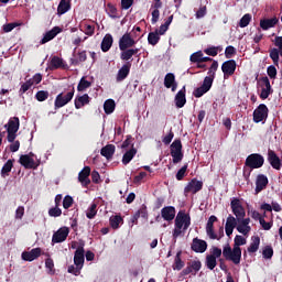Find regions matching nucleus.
Listing matches in <instances>:
<instances>
[{
    "label": "nucleus",
    "mask_w": 282,
    "mask_h": 282,
    "mask_svg": "<svg viewBox=\"0 0 282 282\" xmlns=\"http://www.w3.org/2000/svg\"><path fill=\"white\" fill-rule=\"evenodd\" d=\"M246 238L237 235L234 239V248L230 245L223 248V257L226 261H232L235 265H239L241 263V246H246Z\"/></svg>",
    "instance_id": "1"
},
{
    "label": "nucleus",
    "mask_w": 282,
    "mask_h": 282,
    "mask_svg": "<svg viewBox=\"0 0 282 282\" xmlns=\"http://www.w3.org/2000/svg\"><path fill=\"white\" fill-rule=\"evenodd\" d=\"M182 228L183 232H186V230L191 228V215L185 214L184 212H178L175 218V228L173 230L174 239H177V237L182 235Z\"/></svg>",
    "instance_id": "2"
},
{
    "label": "nucleus",
    "mask_w": 282,
    "mask_h": 282,
    "mask_svg": "<svg viewBox=\"0 0 282 282\" xmlns=\"http://www.w3.org/2000/svg\"><path fill=\"white\" fill-rule=\"evenodd\" d=\"M19 127H21V121L19 117H12L9 119L8 123L4 124V129H7V140L8 142H13L17 140V133L19 132Z\"/></svg>",
    "instance_id": "3"
},
{
    "label": "nucleus",
    "mask_w": 282,
    "mask_h": 282,
    "mask_svg": "<svg viewBox=\"0 0 282 282\" xmlns=\"http://www.w3.org/2000/svg\"><path fill=\"white\" fill-rule=\"evenodd\" d=\"M215 73H209V75L204 78L203 84L193 91V96L195 98H202L204 94H208V91H210V88L213 87Z\"/></svg>",
    "instance_id": "4"
},
{
    "label": "nucleus",
    "mask_w": 282,
    "mask_h": 282,
    "mask_svg": "<svg viewBox=\"0 0 282 282\" xmlns=\"http://www.w3.org/2000/svg\"><path fill=\"white\" fill-rule=\"evenodd\" d=\"M182 140L175 139L170 145V154L173 160V164H180L184 160V152L182 151Z\"/></svg>",
    "instance_id": "5"
},
{
    "label": "nucleus",
    "mask_w": 282,
    "mask_h": 282,
    "mask_svg": "<svg viewBox=\"0 0 282 282\" xmlns=\"http://www.w3.org/2000/svg\"><path fill=\"white\" fill-rule=\"evenodd\" d=\"M265 163V159L263 155L259 153H252L249 154L245 161V166H248L249 169H261L263 164Z\"/></svg>",
    "instance_id": "6"
},
{
    "label": "nucleus",
    "mask_w": 282,
    "mask_h": 282,
    "mask_svg": "<svg viewBox=\"0 0 282 282\" xmlns=\"http://www.w3.org/2000/svg\"><path fill=\"white\" fill-rule=\"evenodd\" d=\"M221 257V249L219 247H213L210 254L206 256L205 264L208 270H215L217 268V259Z\"/></svg>",
    "instance_id": "7"
},
{
    "label": "nucleus",
    "mask_w": 282,
    "mask_h": 282,
    "mask_svg": "<svg viewBox=\"0 0 282 282\" xmlns=\"http://www.w3.org/2000/svg\"><path fill=\"white\" fill-rule=\"evenodd\" d=\"M268 113H270L268 106L265 104H260L253 110V122H256V124H259V122H265L268 120Z\"/></svg>",
    "instance_id": "8"
},
{
    "label": "nucleus",
    "mask_w": 282,
    "mask_h": 282,
    "mask_svg": "<svg viewBox=\"0 0 282 282\" xmlns=\"http://www.w3.org/2000/svg\"><path fill=\"white\" fill-rule=\"evenodd\" d=\"M258 85L261 87L260 98L261 100H268L270 95L274 91L272 85H270V79L268 77H261L258 80Z\"/></svg>",
    "instance_id": "9"
},
{
    "label": "nucleus",
    "mask_w": 282,
    "mask_h": 282,
    "mask_svg": "<svg viewBox=\"0 0 282 282\" xmlns=\"http://www.w3.org/2000/svg\"><path fill=\"white\" fill-rule=\"evenodd\" d=\"M230 207L232 210V214L237 218V221H241L246 217V209L243 208V205H241V200L239 198H232L230 202Z\"/></svg>",
    "instance_id": "10"
},
{
    "label": "nucleus",
    "mask_w": 282,
    "mask_h": 282,
    "mask_svg": "<svg viewBox=\"0 0 282 282\" xmlns=\"http://www.w3.org/2000/svg\"><path fill=\"white\" fill-rule=\"evenodd\" d=\"M74 98V89L68 91L65 96L63 93L58 94L55 98L54 107L55 109H61L65 107V105L72 102V99Z\"/></svg>",
    "instance_id": "11"
},
{
    "label": "nucleus",
    "mask_w": 282,
    "mask_h": 282,
    "mask_svg": "<svg viewBox=\"0 0 282 282\" xmlns=\"http://www.w3.org/2000/svg\"><path fill=\"white\" fill-rule=\"evenodd\" d=\"M267 155V160L269 164L272 166V169H274L275 171H281L282 159L278 156L276 152L274 150L269 149Z\"/></svg>",
    "instance_id": "12"
},
{
    "label": "nucleus",
    "mask_w": 282,
    "mask_h": 282,
    "mask_svg": "<svg viewBox=\"0 0 282 282\" xmlns=\"http://www.w3.org/2000/svg\"><path fill=\"white\" fill-rule=\"evenodd\" d=\"M191 250H193V252L204 254V252L208 250V242L196 237L192 240Z\"/></svg>",
    "instance_id": "13"
},
{
    "label": "nucleus",
    "mask_w": 282,
    "mask_h": 282,
    "mask_svg": "<svg viewBox=\"0 0 282 282\" xmlns=\"http://www.w3.org/2000/svg\"><path fill=\"white\" fill-rule=\"evenodd\" d=\"M69 237V228L61 227L57 231L53 234L52 243H63Z\"/></svg>",
    "instance_id": "14"
},
{
    "label": "nucleus",
    "mask_w": 282,
    "mask_h": 282,
    "mask_svg": "<svg viewBox=\"0 0 282 282\" xmlns=\"http://www.w3.org/2000/svg\"><path fill=\"white\" fill-rule=\"evenodd\" d=\"M204 188V182L198 181L197 178H192L191 182L185 186L184 193H192L193 195H196V193H199Z\"/></svg>",
    "instance_id": "15"
},
{
    "label": "nucleus",
    "mask_w": 282,
    "mask_h": 282,
    "mask_svg": "<svg viewBox=\"0 0 282 282\" xmlns=\"http://www.w3.org/2000/svg\"><path fill=\"white\" fill-rule=\"evenodd\" d=\"M135 45V40L131 37V33H124L119 40V50L124 52V50H129V47H133Z\"/></svg>",
    "instance_id": "16"
},
{
    "label": "nucleus",
    "mask_w": 282,
    "mask_h": 282,
    "mask_svg": "<svg viewBox=\"0 0 282 282\" xmlns=\"http://www.w3.org/2000/svg\"><path fill=\"white\" fill-rule=\"evenodd\" d=\"M74 265H77V268H83L85 265V243L77 247L74 253Z\"/></svg>",
    "instance_id": "17"
},
{
    "label": "nucleus",
    "mask_w": 282,
    "mask_h": 282,
    "mask_svg": "<svg viewBox=\"0 0 282 282\" xmlns=\"http://www.w3.org/2000/svg\"><path fill=\"white\" fill-rule=\"evenodd\" d=\"M19 163L21 166H24L25 169H33L36 171L39 169V163H36L30 155L22 154L19 159Z\"/></svg>",
    "instance_id": "18"
},
{
    "label": "nucleus",
    "mask_w": 282,
    "mask_h": 282,
    "mask_svg": "<svg viewBox=\"0 0 282 282\" xmlns=\"http://www.w3.org/2000/svg\"><path fill=\"white\" fill-rule=\"evenodd\" d=\"M268 184H269L268 176H265L264 174H259L256 180V188H254L256 195H259L261 191H265V188H268Z\"/></svg>",
    "instance_id": "19"
},
{
    "label": "nucleus",
    "mask_w": 282,
    "mask_h": 282,
    "mask_svg": "<svg viewBox=\"0 0 282 282\" xmlns=\"http://www.w3.org/2000/svg\"><path fill=\"white\" fill-rule=\"evenodd\" d=\"M236 230H238L240 235L248 237V235L250 234V230H252V227H250V218L240 219V221H238V226L236 227Z\"/></svg>",
    "instance_id": "20"
},
{
    "label": "nucleus",
    "mask_w": 282,
    "mask_h": 282,
    "mask_svg": "<svg viewBox=\"0 0 282 282\" xmlns=\"http://www.w3.org/2000/svg\"><path fill=\"white\" fill-rule=\"evenodd\" d=\"M91 175V167L85 166L78 174V180L82 186H89L91 184V180L89 176Z\"/></svg>",
    "instance_id": "21"
},
{
    "label": "nucleus",
    "mask_w": 282,
    "mask_h": 282,
    "mask_svg": "<svg viewBox=\"0 0 282 282\" xmlns=\"http://www.w3.org/2000/svg\"><path fill=\"white\" fill-rule=\"evenodd\" d=\"M61 32H63V29H61V26H54L51 31H47L43 39L41 40V44L45 45V43H50V41L56 39V36H58V34H61Z\"/></svg>",
    "instance_id": "22"
},
{
    "label": "nucleus",
    "mask_w": 282,
    "mask_h": 282,
    "mask_svg": "<svg viewBox=\"0 0 282 282\" xmlns=\"http://www.w3.org/2000/svg\"><path fill=\"white\" fill-rule=\"evenodd\" d=\"M41 252H43V250L41 248H34L31 251H24L22 252L21 257L23 261H34L36 259H39V257H41Z\"/></svg>",
    "instance_id": "23"
},
{
    "label": "nucleus",
    "mask_w": 282,
    "mask_h": 282,
    "mask_svg": "<svg viewBox=\"0 0 282 282\" xmlns=\"http://www.w3.org/2000/svg\"><path fill=\"white\" fill-rule=\"evenodd\" d=\"M175 107L182 109L186 105V86H183L181 90L174 97Z\"/></svg>",
    "instance_id": "24"
},
{
    "label": "nucleus",
    "mask_w": 282,
    "mask_h": 282,
    "mask_svg": "<svg viewBox=\"0 0 282 282\" xmlns=\"http://www.w3.org/2000/svg\"><path fill=\"white\" fill-rule=\"evenodd\" d=\"M161 217L164 219V221H173V219H175V207H163L161 209Z\"/></svg>",
    "instance_id": "25"
},
{
    "label": "nucleus",
    "mask_w": 282,
    "mask_h": 282,
    "mask_svg": "<svg viewBox=\"0 0 282 282\" xmlns=\"http://www.w3.org/2000/svg\"><path fill=\"white\" fill-rule=\"evenodd\" d=\"M115 153H116V145L113 144H107L100 150V155H102V158H106L108 162L113 160Z\"/></svg>",
    "instance_id": "26"
},
{
    "label": "nucleus",
    "mask_w": 282,
    "mask_h": 282,
    "mask_svg": "<svg viewBox=\"0 0 282 282\" xmlns=\"http://www.w3.org/2000/svg\"><path fill=\"white\" fill-rule=\"evenodd\" d=\"M202 58H204V53L202 51H197L191 55L189 61L191 63H196L198 69H206L208 65L202 64Z\"/></svg>",
    "instance_id": "27"
},
{
    "label": "nucleus",
    "mask_w": 282,
    "mask_h": 282,
    "mask_svg": "<svg viewBox=\"0 0 282 282\" xmlns=\"http://www.w3.org/2000/svg\"><path fill=\"white\" fill-rule=\"evenodd\" d=\"M51 69H67V64L63 58L58 56H53L51 58Z\"/></svg>",
    "instance_id": "28"
},
{
    "label": "nucleus",
    "mask_w": 282,
    "mask_h": 282,
    "mask_svg": "<svg viewBox=\"0 0 282 282\" xmlns=\"http://www.w3.org/2000/svg\"><path fill=\"white\" fill-rule=\"evenodd\" d=\"M113 45V36L111 34H106L101 41V51L109 52Z\"/></svg>",
    "instance_id": "29"
},
{
    "label": "nucleus",
    "mask_w": 282,
    "mask_h": 282,
    "mask_svg": "<svg viewBox=\"0 0 282 282\" xmlns=\"http://www.w3.org/2000/svg\"><path fill=\"white\" fill-rule=\"evenodd\" d=\"M279 23V19L276 18H271V19H263L260 21V28L262 30H270L271 28H274Z\"/></svg>",
    "instance_id": "30"
},
{
    "label": "nucleus",
    "mask_w": 282,
    "mask_h": 282,
    "mask_svg": "<svg viewBox=\"0 0 282 282\" xmlns=\"http://www.w3.org/2000/svg\"><path fill=\"white\" fill-rule=\"evenodd\" d=\"M137 153H138V149L135 148H131L130 150L126 151V153L122 156V164L127 166V164H129L131 160L135 158Z\"/></svg>",
    "instance_id": "31"
},
{
    "label": "nucleus",
    "mask_w": 282,
    "mask_h": 282,
    "mask_svg": "<svg viewBox=\"0 0 282 282\" xmlns=\"http://www.w3.org/2000/svg\"><path fill=\"white\" fill-rule=\"evenodd\" d=\"M138 52H140V48H126L121 52V61H131Z\"/></svg>",
    "instance_id": "32"
},
{
    "label": "nucleus",
    "mask_w": 282,
    "mask_h": 282,
    "mask_svg": "<svg viewBox=\"0 0 282 282\" xmlns=\"http://www.w3.org/2000/svg\"><path fill=\"white\" fill-rule=\"evenodd\" d=\"M14 167V160H8L1 169V177H8Z\"/></svg>",
    "instance_id": "33"
},
{
    "label": "nucleus",
    "mask_w": 282,
    "mask_h": 282,
    "mask_svg": "<svg viewBox=\"0 0 282 282\" xmlns=\"http://www.w3.org/2000/svg\"><path fill=\"white\" fill-rule=\"evenodd\" d=\"M259 246H261V238H259V236H253L251 237V243L247 250L250 253H254L259 250Z\"/></svg>",
    "instance_id": "34"
},
{
    "label": "nucleus",
    "mask_w": 282,
    "mask_h": 282,
    "mask_svg": "<svg viewBox=\"0 0 282 282\" xmlns=\"http://www.w3.org/2000/svg\"><path fill=\"white\" fill-rule=\"evenodd\" d=\"M85 105H89V95L84 94L83 96H79L75 99V108L82 109V107H85Z\"/></svg>",
    "instance_id": "35"
},
{
    "label": "nucleus",
    "mask_w": 282,
    "mask_h": 282,
    "mask_svg": "<svg viewBox=\"0 0 282 282\" xmlns=\"http://www.w3.org/2000/svg\"><path fill=\"white\" fill-rule=\"evenodd\" d=\"M72 10V4L67 0H61L57 7V14L63 15Z\"/></svg>",
    "instance_id": "36"
},
{
    "label": "nucleus",
    "mask_w": 282,
    "mask_h": 282,
    "mask_svg": "<svg viewBox=\"0 0 282 282\" xmlns=\"http://www.w3.org/2000/svg\"><path fill=\"white\" fill-rule=\"evenodd\" d=\"M104 110L107 116H110V113H113V111H116V101L113 99H107L104 102Z\"/></svg>",
    "instance_id": "37"
},
{
    "label": "nucleus",
    "mask_w": 282,
    "mask_h": 282,
    "mask_svg": "<svg viewBox=\"0 0 282 282\" xmlns=\"http://www.w3.org/2000/svg\"><path fill=\"white\" fill-rule=\"evenodd\" d=\"M223 72H235L237 69V62L235 59H229L221 65Z\"/></svg>",
    "instance_id": "38"
},
{
    "label": "nucleus",
    "mask_w": 282,
    "mask_h": 282,
    "mask_svg": "<svg viewBox=\"0 0 282 282\" xmlns=\"http://www.w3.org/2000/svg\"><path fill=\"white\" fill-rule=\"evenodd\" d=\"M106 12L110 17V19H120V15L118 14V9L111 3L107 4Z\"/></svg>",
    "instance_id": "39"
},
{
    "label": "nucleus",
    "mask_w": 282,
    "mask_h": 282,
    "mask_svg": "<svg viewBox=\"0 0 282 282\" xmlns=\"http://www.w3.org/2000/svg\"><path fill=\"white\" fill-rule=\"evenodd\" d=\"M184 268V261L182 260V251H177L175 259H174V264H173V270H182Z\"/></svg>",
    "instance_id": "40"
},
{
    "label": "nucleus",
    "mask_w": 282,
    "mask_h": 282,
    "mask_svg": "<svg viewBox=\"0 0 282 282\" xmlns=\"http://www.w3.org/2000/svg\"><path fill=\"white\" fill-rule=\"evenodd\" d=\"M96 215H98V205L93 203L86 212V217L87 219H94Z\"/></svg>",
    "instance_id": "41"
},
{
    "label": "nucleus",
    "mask_w": 282,
    "mask_h": 282,
    "mask_svg": "<svg viewBox=\"0 0 282 282\" xmlns=\"http://www.w3.org/2000/svg\"><path fill=\"white\" fill-rule=\"evenodd\" d=\"M148 43L150 45H155L156 43H160V32L158 30L149 33Z\"/></svg>",
    "instance_id": "42"
},
{
    "label": "nucleus",
    "mask_w": 282,
    "mask_h": 282,
    "mask_svg": "<svg viewBox=\"0 0 282 282\" xmlns=\"http://www.w3.org/2000/svg\"><path fill=\"white\" fill-rule=\"evenodd\" d=\"M206 235L207 237H209V239H217L219 241V238L217 236V234H215V225L207 223L206 224Z\"/></svg>",
    "instance_id": "43"
},
{
    "label": "nucleus",
    "mask_w": 282,
    "mask_h": 282,
    "mask_svg": "<svg viewBox=\"0 0 282 282\" xmlns=\"http://www.w3.org/2000/svg\"><path fill=\"white\" fill-rule=\"evenodd\" d=\"M175 83V75L173 73H167L164 78V87L171 89Z\"/></svg>",
    "instance_id": "44"
},
{
    "label": "nucleus",
    "mask_w": 282,
    "mask_h": 282,
    "mask_svg": "<svg viewBox=\"0 0 282 282\" xmlns=\"http://www.w3.org/2000/svg\"><path fill=\"white\" fill-rule=\"evenodd\" d=\"M123 219L122 216H111L110 217V226L113 230H118L120 228V224H122Z\"/></svg>",
    "instance_id": "45"
},
{
    "label": "nucleus",
    "mask_w": 282,
    "mask_h": 282,
    "mask_svg": "<svg viewBox=\"0 0 282 282\" xmlns=\"http://www.w3.org/2000/svg\"><path fill=\"white\" fill-rule=\"evenodd\" d=\"M142 217L143 219H149V212L147 210V205H142L139 210L134 214V219Z\"/></svg>",
    "instance_id": "46"
},
{
    "label": "nucleus",
    "mask_w": 282,
    "mask_h": 282,
    "mask_svg": "<svg viewBox=\"0 0 282 282\" xmlns=\"http://www.w3.org/2000/svg\"><path fill=\"white\" fill-rule=\"evenodd\" d=\"M89 87H91V82L87 80L85 77H82L77 86V90L85 91V89H89Z\"/></svg>",
    "instance_id": "47"
},
{
    "label": "nucleus",
    "mask_w": 282,
    "mask_h": 282,
    "mask_svg": "<svg viewBox=\"0 0 282 282\" xmlns=\"http://www.w3.org/2000/svg\"><path fill=\"white\" fill-rule=\"evenodd\" d=\"M252 21V15L250 13L245 14L239 21V28H248Z\"/></svg>",
    "instance_id": "48"
},
{
    "label": "nucleus",
    "mask_w": 282,
    "mask_h": 282,
    "mask_svg": "<svg viewBox=\"0 0 282 282\" xmlns=\"http://www.w3.org/2000/svg\"><path fill=\"white\" fill-rule=\"evenodd\" d=\"M34 85V82H32V79L26 80L25 83H23L20 87L19 90V95L23 96V94H25V91H29V89Z\"/></svg>",
    "instance_id": "49"
},
{
    "label": "nucleus",
    "mask_w": 282,
    "mask_h": 282,
    "mask_svg": "<svg viewBox=\"0 0 282 282\" xmlns=\"http://www.w3.org/2000/svg\"><path fill=\"white\" fill-rule=\"evenodd\" d=\"M45 268L46 270H48L47 271L48 274H52V275L56 274V270L54 269V260L52 258H47L45 260Z\"/></svg>",
    "instance_id": "50"
},
{
    "label": "nucleus",
    "mask_w": 282,
    "mask_h": 282,
    "mask_svg": "<svg viewBox=\"0 0 282 282\" xmlns=\"http://www.w3.org/2000/svg\"><path fill=\"white\" fill-rule=\"evenodd\" d=\"M35 98L39 102H45V100L50 98V93L46 90H39L35 95Z\"/></svg>",
    "instance_id": "51"
},
{
    "label": "nucleus",
    "mask_w": 282,
    "mask_h": 282,
    "mask_svg": "<svg viewBox=\"0 0 282 282\" xmlns=\"http://www.w3.org/2000/svg\"><path fill=\"white\" fill-rule=\"evenodd\" d=\"M186 171H188V163H186L185 165H183L176 173V180L178 182H182V180H184V177L186 176Z\"/></svg>",
    "instance_id": "52"
},
{
    "label": "nucleus",
    "mask_w": 282,
    "mask_h": 282,
    "mask_svg": "<svg viewBox=\"0 0 282 282\" xmlns=\"http://www.w3.org/2000/svg\"><path fill=\"white\" fill-rule=\"evenodd\" d=\"M237 221H239V220H237V218H235V216L229 215L227 217L225 228H237V226H238Z\"/></svg>",
    "instance_id": "53"
},
{
    "label": "nucleus",
    "mask_w": 282,
    "mask_h": 282,
    "mask_svg": "<svg viewBox=\"0 0 282 282\" xmlns=\"http://www.w3.org/2000/svg\"><path fill=\"white\" fill-rule=\"evenodd\" d=\"M262 257L263 259H271L272 257H274V249H272V246L264 247V249L262 250Z\"/></svg>",
    "instance_id": "54"
},
{
    "label": "nucleus",
    "mask_w": 282,
    "mask_h": 282,
    "mask_svg": "<svg viewBox=\"0 0 282 282\" xmlns=\"http://www.w3.org/2000/svg\"><path fill=\"white\" fill-rule=\"evenodd\" d=\"M72 206H74V198L69 195H66L63 199V208H65V210L72 208Z\"/></svg>",
    "instance_id": "55"
},
{
    "label": "nucleus",
    "mask_w": 282,
    "mask_h": 282,
    "mask_svg": "<svg viewBox=\"0 0 282 282\" xmlns=\"http://www.w3.org/2000/svg\"><path fill=\"white\" fill-rule=\"evenodd\" d=\"M82 270H83V267H78V265L74 267V264H72L68 267L67 272L68 274H74V276H79Z\"/></svg>",
    "instance_id": "56"
},
{
    "label": "nucleus",
    "mask_w": 282,
    "mask_h": 282,
    "mask_svg": "<svg viewBox=\"0 0 282 282\" xmlns=\"http://www.w3.org/2000/svg\"><path fill=\"white\" fill-rule=\"evenodd\" d=\"M130 147H131V149H134L133 148V137L127 135L126 140L121 144V149H128Z\"/></svg>",
    "instance_id": "57"
},
{
    "label": "nucleus",
    "mask_w": 282,
    "mask_h": 282,
    "mask_svg": "<svg viewBox=\"0 0 282 282\" xmlns=\"http://www.w3.org/2000/svg\"><path fill=\"white\" fill-rule=\"evenodd\" d=\"M189 268L192 269V272H199L202 270V261L199 260H193L189 264Z\"/></svg>",
    "instance_id": "58"
},
{
    "label": "nucleus",
    "mask_w": 282,
    "mask_h": 282,
    "mask_svg": "<svg viewBox=\"0 0 282 282\" xmlns=\"http://www.w3.org/2000/svg\"><path fill=\"white\" fill-rule=\"evenodd\" d=\"M50 217H61L63 215V210L58 207H53L48 209Z\"/></svg>",
    "instance_id": "59"
},
{
    "label": "nucleus",
    "mask_w": 282,
    "mask_h": 282,
    "mask_svg": "<svg viewBox=\"0 0 282 282\" xmlns=\"http://www.w3.org/2000/svg\"><path fill=\"white\" fill-rule=\"evenodd\" d=\"M279 56H281V52L276 48H272L270 51V58H272L273 63H279Z\"/></svg>",
    "instance_id": "60"
},
{
    "label": "nucleus",
    "mask_w": 282,
    "mask_h": 282,
    "mask_svg": "<svg viewBox=\"0 0 282 282\" xmlns=\"http://www.w3.org/2000/svg\"><path fill=\"white\" fill-rule=\"evenodd\" d=\"M204 53L207 54V56H217V54H219V48H217V46H210L205 48Z\"/></svg>",
    "instance_id": "61"
},
{
    "label": "nucleus",
    "mask_w": 282,
    "mask_h": 282,
    "mask_svg": "<svg viewBox=\"0 0 282 282\" xmlns=\"http://www.w3.org/2000/svg\"><path fill=\"white\" fill-rule=\"evenodd\" d=\"M159 21H160V10L153 9L152 10V20H151L152 25H155V23H158Z\"/></svg>",
    "instance_id": "62"
},
{
    "label": "nucleus",
    "mask_w": 282,
    "mask_h": 282,
    "mask_svg": "<svg viewBox=\"0 0 282 282\" xmlns=\"http://www.w3.org/2000/svg\"><path fill=\"white\" fill-rule=\"evenodd\" d=\"M260 226H262L263 230H270L273 226L272 221H265V218H260Z\"/></svg>",
    "instance_id": "63"
},
{
    "label": "nucleus",
    "mask_w": 282,
    "mask_h": 282,
    "mask_svg": "<svg viewBox=\"0 0 282 282\" xmlns=\"http://www.w3.org/2000/svg\"><path fill=\"white\" fill-rule=\"evenodd\" d=\"M129 76V72H118L116 83H122Z\"/></svg>",
    "instance_id": "64"
}]
</instances>
